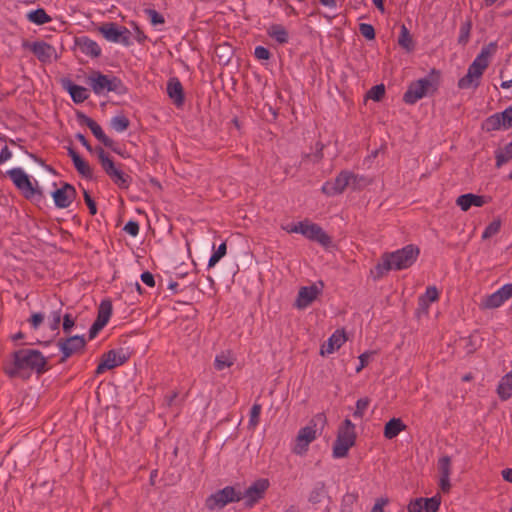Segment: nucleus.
Here are the masks:
<instances>
[{"label": "nucleus", "instance_id": "1", "mask_svg": "<svg viewBox=\"0 0 512 512\" xmlns=\"http://www.w3.org/2000/svg\"><path fill=\"white\" fill-rule=\"evenodd\" d=\"M49 369L47 358L36 349H19L12 354V359L3 366L10 378L28 379L32 372L42 375Z\"/></svg>", "mask_w": 512, "mask_h": 512}, {"label": "nucleus", "instance_id": "2", "mask_svg": "<svg viewBox=\"0 0 512 512\" xmlns=\"http://www.w3.org/2000/svg\"><path fill=\"white\" fill-rule=\"evenodd\" d=\"M420 253L418 247L410 244L391 253H384L371 274L375 280L381 279L391 270H403L411 267Z\"/></svg>", "mask_w": 512, "mask_h": 512}, {"label": "nucleus", "instance_id": "3", "mask_svg": "<svg viewBox=\"0 0 512 512\" xmlns=\"http://www.w3.org/2000/svg\"><path fill=\"white\" fill-rule=\"evenodd\" d=\"M326 424L327 418L324 413L315 414L308 424L298 431L293 452L297 455L306 453L310 443L322 434Z\"/></svg>", "mask_w": 512, "mask_h": 512}, {"label": "nucleus", "instance_id": "4", "mask_svg": "<svg viewBox=\"0 0 512 512\" xmlns=\"http://www.w3.org/2000/svg\"><path fill=\"white\" fill-rule=\"evenodd\" d=\"M439 79V72L432 69L426 77L410 83L403 95V101L413 105L423 97L434 94L438 89Z\"/></svg>", "mask_w": 512, "mask_h": 512}, {"label": "nucleus", "instance_id": "5", "mask_svg": "<svg viewBox=\"0 0 512 512\" xmlns=\"http://www.w3.org/2000/svg\"><path fill=\"white\" fill-rule=\"evenodd\" d=\"M95 153L97 154L103 171L111 181L120 189H128L132 182L131 176L119 169L102 147H95Z\"/></svg>", "mask_w": 512, "mask_h": 512}, {"label": "nucleus", "instance_id": "6", "mask_svg": "<svg viewBox=\"0 0 512 512\" xmlns=\"http://www.w3.org/2000/svg\"><path fill=\"white\" fill-rule=\"evenodd\" d=\"M88 85L93 92L101 95L104 92H115L123 94L126 92V87L122 80L116 76L109 77L99 71H94L87 79Z\"/></svg>", "mask_w": 512, "mask_h": 512}, {"label": "nucleus", "instance_id": "7", "mask_svg": "<svg viewBox=\"0 0 512 512\" xmlns=\"http://www.w3.org/2000/svg\"><path fill=\"white\" fill-rule=\"evenodd\" d=\"M355 441V425L350 419H345L338 429L337 437L333 445V457H346L349 449L355 445Z\"/></svg>", "mask_w": 512, "mask_h": 512}, {"label": "nucleus", "instance_id": "8", "mask_svg": "<svg viewBox=\"0 0 512 512\" xmlns=\"http://www.w3.org/2000/svg\"><path fill=\"white\" fill-rule=\"evenodd\" d=\"M288 232L300 233L307 239L318 242L324 247H328L332 243L331 237L318 224L311 223L308 220L298 222Z\"/></svg>", "mask_w": 512, "mask_h": 512}, {"label": "nucleus", "instance_id": "9", "mask_svg": "<svg viewBox=\"0 0 512 512\" xmlns=\"http://www.w3.org/2000/svg\"><path fill=\"white\" fill-rule=\"evenodd\" d=\"M242 497L241 490H237L233 486H226L206 499V507L209 510L222 509L229 503L239 502Z\"/></svg>", "mask_w": 512, "mask_h": 512}, {"label": "nucleus", "instance_id": "10", "mask_svg": "<svg viewBox=\"0 0 512 512\" xmlns=\"http://www.w3.org/2000/svg\"><path fill=\"white\" fill-rule=\"evenodd\" d=\"M98 31L109 42L120 43L126 47L132 45L131 31L125 27L120 26L114 22L103 23Z\"/></svg>", "mask_w": 512, "mask_h": 512}, {"label": "nucleus", "instance_id": "11", "mask_svg": "<svg viewBox=\"0 0 512 512\" xmlns=\"http://www.w3.org/2000/svg\"><path fill=\"white\" fill-rule=\"evenodd\" d=\"M488 65V62L476 57L469 65L466 75L459 79L458 87L460 89L477 88Z\"/></svg>", "mask_w": 512, "mask_h": 512}, {"label": "nucleus", "instance_id": "12", "mask_svg": "<svg viewBox=\"0 0 512 512\" xmlns=\"http://www.w3.org/2000/svg\"><path fill=\"white\" fill-rule=\"evenodd\" d=\"M57 346L62 353L60 362L64 363L71 356L84 352L86 340L84 336H68L65 338H60L57 341Z\"/></svg>", "mask_w": 512, "mask_h": 512}, {"label": "nucleus", "instance_id": "13", "mask_svg": "<svg viewBox=\"0 0 512 512\" xmlns=\"http://www.w3.org/2000/svg\"><path fill=\"white\" fill-rule=\"evenodd\" d=\"M269 485V480L264 478L253 482L245 491L242 492L244 507L247 509L253 508L261 499L264 498Z\"/></svg>", "mask_w": 512, "mask_h": 512}, {"label": "nucleus", "instance_id": "14", "mask_svg": "<svg viewBox=\"0 0 512 512\" xmlns=\"http://www.w3.org/2000/svg\"><path fill=\"white\" fill-rule=\"evenodd\" d=\"M7 175L26 199H32L37 193L41 195V192L34 188L29 176L21 168L8 170Z\"/></svg>", "mask_w": 512, "mask_h": 512}, {"label": "nucleus", "instance_id": "15", "mask_svg": "<svg viewBox=\"0 0 512 512\" xmlns=\"http://www.w3.org/2000/svg\"><path fill=\"white\" fill-rule=\"evenodd\" d=\"M357 176L349 171H342L338 174L334 181H327L322 186V192L327 196H335L341 194L346 187L354 184Z\"/></svg>", "mask_w": 512, "mask_h": 512}, {"label": "nucleus", "instance_id": "16", "mask_svg": "<svg viewBox=\"0 0 512 512\" xmlns=\"http://www.w3.org/2000/svg\"><path fill=\"white\" fill-rule=\"evenodd\" d=\"M76 117L78 123L82 126H87L103 145L112 149L114 152L119 153V151L114 147L115 142L104 133L103 129L96 121L80 111L77 112Z\"/></svg>", "mask_w": 512, "mask_h": 512}, {"label": "nucleus", "instance_id": "17", "mask_svg": "<svg viewBox=\"0 0 512 512\" xmlns=\"http://www.w3.org/2000/svg\"><path fill=\"white\" fill-rule=\"evenodd\" d=\"M24 48H28L42 63H50L56 59V49L47 42L35 41L33 43L24 42Z\"/></svg>", "mask_w": 512, "mask_h": 512}, {"label": "nucleus", "instance_id": "18", "mask_svg": "<svg viewBox=\"0 0 512 512\" xmlns=\"http://www.w3.org/2000/svg\"><path fill=\"white\" fill-rule=\"evenodd\" d=\"M126 361L127 357L122 353V351L109 350L102 355L101 362L98 364L95 374L100 375L106 370H110L124 364Z\"/></svg>", "mask_w": 512, "mask_h": 512}, {"label": "nucleus", "instance_id": "19", "mask_svg": "<svg viewBox=\"0 0 512 512\" xmlns=\"http://www.w3.org/2000/svg\"><path fill=\"white\" fill-rule=\"evenodd\" d=\"M441 504V497L435 495L431 498H416L408 504V512H437Z\"/></svg>", "mask_w": 512, "mask_h": 512}, {"label": "nucleus", "instance_id": "20", "mask_svg": "<svg viewBox=\"0 0 512 512\" xmlns=\"http://www.w3.org/2000/svg\"><path fill=\"white\" fill-rule=\"evenodd\" d=\"M76 195V189L69 183H64L61 188L52 193L56 207L61 209L69 207L75 200Z\"/></svg>", "mask_w": 512, "mask_h": 512}, {"label": "nucleus", "instance_id": "21", "mask_svg": "<svg viewBox=\"0 0 512 512\" xmlns=\"http://www.w3.org/2000/svg\"><path fill=\"white\" fill-rule=\"evenodd\" d=\"M437 466L440 474L439 487L443 493H448L451 489V458L449 456L439 458Z\"/></svg>", "mask_w": 512, "mask_h": 512}, {"label": "nucleus", "instance_id": "22", "mask_svg": "<svg viewBox=\"0 0 512 512\" xmlns=\"http://www.w3.org/2000/svg\"><path fill=\"white\" fill-rule=\"evenodd\" d=\"M75 45L83 54L91 58H98L102 52L98 43L87 36L76 37Z\"/></svg>", "mask_w": 512, "mask_h": 512}, {"label": "nucleus", "instance_id": "23", "mask_svg": "<svg viewBox=\"0 0 512 512\" xmlns=\"http://www.w3.org/2000/svg\"><path fill=\"white\" fill-rule=\"evenodd\" d=\"M319 293L320 290L315 285L301 287L296 299V307L299 309L308 307L317 298Z\"/></svg>", "mask_w": 512, "mask_h": 512}, {"label": "nucleus", "instance_id": "24", "mask_svg": "<svg viewBox=\"0 0 512 512\" xmlns=\"http://www.w3.org/2000/svg\"><path fill=\"white\" fill-rule=\"evenodd\" d=\"M62 87L70 94L72 100L77 104L83 103L89 97L88 90L85 87L73 83L70 79H63Z\"/></svg>", "mask_w": 512, "mask_h": 512}, {"label": "nucleus", "instance_id": "25", "mask_svg": "<svg viewBox=\"0 0 512 512\" xmlns=\"http://www.w3.org/2000/svg\"><path fill=\"white\" fill-rule=\"evenodd\" d=\"M167 93L176 106L183 105L185 100L184 90L180 80L177 77H172L168 80Z\"/></svg>", "mask_w": 512, "mask_h": 512}, {"label": "nucleus", "instance_id": "26", "mask_svg": "<svg viewBox=\"0 0 512 512\" xmlns=\"http://www.w3.org/2000/svg\"><path fill=\"white\" fill-rule=\"evenodd\" d=\"M346 342L344 331L336 330L321 348V355L332 354Z\"/></svg>", "mask_w": 512, "mask_h": 512}, {"label": "nucleus", "instance_id": "27", "mask_svg": "<svg viewBox=\"0 0 512 512\" xmlns=\"http://www.w3.org/2000/svg\"><path fill=\"white\" fill-rule=\"evenodd\" d=\"M68 155L71 157L77 172L87 179H92L93 170L83 158L71 147L68 148Z\"/></svg>", "mask_w": 512, "mask_h": 512}, {"label": "nucleus", "instance_id": "28", "mask_svg": "<svg viewBox=\"0 0 512 512\" xmlns=\"http://www.w3.org/2000/svg\"><path fill=\"white\" fill-rule=\"evenodd\" d=\"M486 203L485 197L480 195H475L472 193H467L460 195L456 199V204L463 211H468L472 206L482 207Z\"/></svg>", "mask_w": 512, "mask_h": 512}, {"label": "nucleus", "instance_id": "29", "mask_svg": "<svg viewBox=\"0 0 512 512\" xmlns=\"http://www.w3.org/2000/svg\"><path fill=\"white\" fill-rule=\"evenodd\" d=\"M324 499H330L326 484L323 481L316 482L309 493L308 501L312 505H316L323 502Z\"/></svg>", "mask_w": 512, "mask_h": 512}, {"label": "nucleus", "instance_id": "30", "mask_svg": "<svg viewBox=\"0 0 512 512\" xmlns=\"http://www.w3.org/2000/svg\"><path fill=\"white\" fill-rule=\"evenodd\" d=\"M497 394L502 401L512 397V370L500 379Z\"/></svg>", "mask_w": 512, "mask_h": 512}, {"label": "nucleus", "instance_id": "31", "mask_svg": "<svg viewBox=\"0 0 512 512\" xmlns=\"http://www.w3.org/2000/svg\"><path fill=\"white\" fill-rule=\"evenodd\" d=\"M405 429L406 425L400 418H392L385 424L384 436L387 439H393Z\"/></svg>", "mask_w": 512, "mask_h": 512}, {"label": "nucleus", "instance_id": "32", "mask_svg": "<svg viewBox=\"0 0 512 512\" xmlns=\"http://www.w3.org/2000/svg\"><path fill=\"white\" fill-rule=\"evenodd\" d=\"M268 35L279 44H286L289 41V34L281 24H273L268 29Z\"/></svg>", "mask_w": 512, "mask_h": 512}, {"label": "nucleus", "instance_id": "33", "mask_svg": "<svg viewBox=\"0 0 512 512\" xmlns=\"http://www.w3.org/2000/svg\"><path fill=\"white\" fill-rule=\"evenodd\" d=\"M505 299L503 297V295L501 294V292L499 291V289L486 296L482 303H481V308L483 309H495V308H499L500 306H502L504 303H505Z\"/></svg>", "mask_w": 512, "mask_h": 512}, {"label": "nucleus", "instance_id": "34", "mask_svg": "<svg viewBox=\"0 0 512 512\" xmlns=\"http://www.w3.org/2000/svg\"><path fill=\"white\" fill-rule=\"evenodd\" d=\"M483 130L487 132L496 131L501 128L503 129H509L506 127V123H502V118L500 113H495L491 116H489L482 124Z\"/></svg>", "mask_w": 512, "mask_h": 512}, {"label": "nucleus", "instance_id": "35", "mask_svg": "<svg viewBox=\"0 0 512 512\" xmlns=\"http://www.w3.org/2000/svg\"><path fill=\"white\" fill-rule=\"evenodd\" d=\"M27 20L36 25H44L52 21V18L46 13L43 8L32 10L26 15Z\"/></svg>", "mask_w": 512, "mask_h": 512}, {"label": "nucleus", "instance_id": "36", "mask_svg": "<svg viewBox=\"0 0 512 512\" xmlns=\"http://www.w3.org/2000/svg\"><path fill=\"white\" fill-rule=\"evenodd\" d=\"M235 362V357L232 355L231 352H221L220 354L216 355L214 360V367L218 371H222L225 368L231 367Z\"/></svg>", "mask_w": 512, "mask_h": 512}, {"label": "nucleus", "instance_id": "37", "mask_svg": "<svg viewBox=\"0 0 512 512\" xmlns=\"http://www.w3.org/2000/svg\"><path fill=\"white\" fill-rule=\"evenodd\" d=\"M438 298H439V292H438L437 288L435 286H429V287H427L426 292L419 297V299H418L419 306L422 309H428L430 304L432 302L437 301Z\"/></svg>", "mask_w": 512, "mask_h": 512}, {"label": "nucleus", "instance_id": "38", "mask_svg": "<svg viewBox=\"0 0 512 512\" xmlns=\"http://www.w3.org/2000/svg\"><path fill=\"white\" fill-rule=\"evenodd\" d=\"M496 158V167H501L502 165L508 163L512 160V141L505 145L502 149H499L495 152Z\"/></svg>", "mask_w": 512, "mask_h": 512}, {"label": "nucleus", "instance_id": "39", "mask_svg": "<svg viewBox=\"0 0 512 512\" xmlns=\"http://www.w3.org/2000/svg\"><path fill=\"white\" fill-rule=\"evenodd\" d=\"M111 315H112L111 301L108 299L102 300L99 305V308H98V315H97L96 319L104 324H107Z\"/></svg>", "mask_w": 512, "mask_h": 512}, {"label": "nucleus", "instance_id": "40", "mask_svg": "<svg viewBox=\"0 0 512 512\" xmlns=\"http://www.w3.org/2000/svg\"><path fill=\"white\" fill-rule=\"evenodd\" d=\"M398 43L401 47H403L407 51H411L414 48L412 36H411L408 28L405 25L401 26Z\"/></svg>", "mask_w": 512, "mask_h": 512}, {"label": "nucleus", "instance_id": "41", "mask_svg": "<svg viewBox=\"0 0 512 512\" xmlns=\"http://www.w3.org/2000/svg\"><path fill=\"white\" fill-rule=\"evenodd\" d=\"M472 30V21L470 19L465 20L461 26L458 36V44L466 46L470 40V34Z\"/></svg>", "mask_w": 512, "mask_h": 512}, {"label": "nucleus", "instance_id": "42", "mask_svg": "<svg viewBox=\"0 0 512 512\" xmlns=\"http://www.w3.org/2000/svg\"><path fill=\"white\" fill-rule=\"evenodd\" d=\"M130 125L129 119L124 115H118L111 119V127L117 132H123Z\"/></svg>", "mask_w": 512, "mask_h": 512}, {"label": "nucleus", "instance_id": "43", "mask_svg": "<svg viewBox=\"0 0 512 512\" xmlns=\"http://www.w3.org/2000/svg\"><path fill=\"white\" fill-rule=\"evenodd\" d=\"M262 406L259 403H254L251 410H250V416H249V423L248 426L251 429H255L260 420V414H261Z\"/></svg>", "mask_w": 512, "mask_h": 512}, {"label": "nucleus", "instance_id": "44", "mask_svg": "<svg viewBox=\"0 0 512 512\" xmlns=\"http://www.w3.org/2000/svg\"><path fill=\"white\" fill-rule=\"evenodd\" d=\"M497 47L498 46L496 42H491L488 45L482 47L480 53L476 57L484 60V62L489 63V58L496 53Z\"/></svg>", "mask_w": 512, "mask_h": 512}, {"label": "nucleus", "instance_id": "45", "mask_svg": "<svg viewBox=\"0 0 512 512\" xmlns=\"http://www.w3.org/2000/svg\"><path fill=\"white\" fill-rule=\"evenodd\" d=\"M370 404L369 398H360L356 402V409L353 413V416L355 418H362Z\"/></svg>", "mask_w": 512, "mask_h": 512}, {"label": "nucleus", "instance_id": "46", "mask_svg": "<svg viewBox=\"0 0 512 512\" xmlns=\"http://www.w3.org/2000/svg\"><path fill=\"white\" fill-rule=\"evenodd\" d=\"M385 95V86L383 84L373 86L367 93V97L374 100L380 101Z\"/></svg>", "mask_w": 512, "mask_h": 512}, {"label": "nucleus", "instance_id": "47", "mask_svg": "<svg viewBox=\"0 0 512 512\" xmlns=\"http://www.w3.org/2000/svg\"><path fill=\"white\" fill-rule=\"evenodd\" d=\"M145 14L149 18L151 24L153 26L162 25L165 23V19L162 14H160L155 9H145Z\"/></svg>", "mask_w": 512, "mask_h": 512}, {"label": "nucleus", "instance_id": "48", "mask_svg": "<svg viewBox=\"0 0 512 512\" xmlns=\"http://www.w3.org/2000/svg\"><path fill=\"white\" fill-rule=\"evenodd\" d=\"M360 34L368 40L375 38V29L371 24L361 23L359 25Z\"/></svg>", "mask_w": 512, "mask_h": 512}, {"label": "nucleus", "instance_id": "49", "mask_svg": "<svg viewBox=\"0 0 512 512\" xmlns=\"http://www.w3.org/2000/svg\"><path fill=\"white\" fill-rule=\"evenodd\" d=\"M500 230V222L499 221H493L491 222L484 230L482 234L483 239L490 238L497 234Z\"/></svg>", "mask_w": 512, "mask_h": 512}, {"label": "nucleus", "instance_id": "50", "mask_svg": "<svg viewBox=\"0 0 512 512\" xmlns=\"http://www.w3.org/2000/svg\"><path fill=\"white\" fill-rule=\"evenodd\" d=\"M75 325V318L71 314H65L63 316V332L67 335H70L72 328Z\"/></svg>", "mask_w": 512, "mask_h": 512}, {"label": "nucleus", "instance_id": "51", "mask_svg": "<svg viewBox=\"0 0 512 512\" xmlns=\"http://www.w3.org/2000/svg\"><path fill=\"white\" fill-rule=\"evenodd\" d=\"M83 197H84V201L89 209L90 214L95 215L97 213L96 203L90 196L89 192L85 189L83 190Z\"/></svg>", "mask_w": 512, "mask_h": 512}, {"label": "nucleus", "instance_id": "52", "mask_svg": "<svg viewBox=\"0 0 512 512\" xmlns=\"http://www.w3.org/2000/svg\"><path fill=\"white\" fill-rule=\"evenodd\" d=\"M123 230H124L127 234H129V235H131V236L135 237V236H137V235H138V233H139V224H138V222H136V221H132V220H131V221H128V222L125 224V226H124Z\"/></svg>", "mask_w": 512, "mask_h": 512}, {"label": "nucleus", "instance_id": "53", "mask_svg": "<svg viewBox=\"0 0 512 512\" xmlns=\"http://www.w3.org/2000/svg\"><path fill=\"white\" fill-rule=\"evenodd\" d=\"M50 317V329L53 331L58 330L61 323L60 310L52 312Z\"/></svg>", "mask_w": 512, "mask_h": 512}, {"label": "nucleus", "instance_id": "54", "mask_svg": "<svg viewBox=\"0 0 512 512\" xmlns=\"http://www.w3.org/2000/svg\"><path fill=\"white\" fill-rule=\"evenodd\" d=\"M254 55L259 60H268L271 57L270 51L263 46H257Z\"/></svg>", "mask_w": 512, "mask_h": 512}, {"label": "nucleus", "instance_id": "55", "mask_svg": "<svg viewBox=\"0 0 512 512\" xmlns=\"http://www.w3.org/2000/svg\"><path fill=\"white\" fill-rule=\"evenodd\" d=\"M502 123H506V127H512V105L500 112Z\"/></svg>", "mask_w": 512, "mask_h": 512}, {"label": "nucleus", "instance_id": "56", "mask_svg": "<svg viewBox=\"0 0 512 512\" xmlns=\"http://www.w3.org/2000/svg\"><path fill=\"white\" fill-rule=\"evenodd\" d=\"M43 320L44 315L42 313H34L31 315L28 321L31 324V326L36 330L42 324Z\"/></svg>", "mask_w": 512, "mask_h": 512}, {"label": "nucleus", "instance_id": "57", "mask_svg": "<svg viewBox=\"0 0 512 512\" xmlns=\"http://www.w3.org/2000/svg\"><path fill=\"white\" fill-rule=\"evenodd\" d=\"M105 325L106 324L96 319L89 329V339H93L98 334V332L104 328Z\"/></svg>", "mask_w": 512, "mask_h": 512}, {"label": "nucleus", "instance_id": "58", "mask_svg": "<svg viewBox=\"0 0 512 512\" xmlns=\"http://www.w3.org/2000/svg\"><path fill=\"white\" fill-rule=\"evenodd\" d=\"M389 502L388 498H378L370 512H385L384 506Z\"/></svg>", "mask_w": 512, "mask_h": 512}, {"label": "nucleus", "instance_id": "59", "mask_svg": "<svg viewBox=\"0 0 512 512\" xmlns=\"http://www.w3.org/2000/svg\"><path fill=\"white\" fill-rule=\"evenodd\" d=\"M141 281L149 287L155 286L154 276L149 271H145L141 274Z\"/></svg>", "mask_w": 512, "mask_h": 512}, {"label": "nucleus", "instance_id": "60", "mask_svg": "<svg viewBox=\"0 0 512 512\" xmlns=\"http://www.w3.org/2000/svg\"><path fill=\"white\" fill-rule=\"evenodd\" d=\"M370 353L365 352L359 356V365L356 367V372L359 373L364 367L368 365Z\"/></svg>", "mask_w": 512, "mask_h": 512}, {"label": "nucleus", "instance_id": "61", "mask_svg": "<svg viewBox=\"0 0 512 512\" xmlns=\"http://www.w3.org/2000/svg\"><path fill=\"white\" fill-rule=\"evenodd\" d=\"M499 291L501 292L506 301L512 298V283L505 284L499 289Z\"/></svg>", "mask_w": 512, "mask_h": 512}, {"label": "nucleus", "instance_id": "62", "mask_svg": "<svg viewBox=\"0 0 512 512\" xmlns=\"http://www.w3.org/2000/svg\"><path fill=\"white\" fill-rule=\"evenodd\" d=\"M75 137L89 152L95 151L83 134L77 133Z\"/></svg>", "mask_w": 512, "mask_h": 512}, {"label": "nucleus", "instance_id": "63", "mask_svg": "<svg viewBox=\"0 0 512 512\" xmlns=\"http://www.w3.org/2000/svg\"><path fill=\"white\" fill-rule=\"evenodd\" d=\"M12 157V153L7 146L3 147L0 151V164L9 160Z\"/></svg>", "mask_w": 512, "mask_h": 512}, {"label": "nucleus", "instance_id": "64", "mask_svg": "<svg viewBox=\"0 0 512 512\" xmlns=\"http://www.w3.org/2000/svg\"><path fill=\"white\" fill-rule=\"evenodd\" d=\"M135 39L140 44H143L147 39L144 32L138 26H135Z\"/></svg>", "mask_w": 512, "mask_h": 512}]
</instances>
